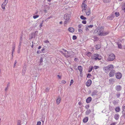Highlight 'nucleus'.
Masks as SVG:
<instances>
[{
	"mask_svg": "<svg viewBox=\"0 0 125 125\" xmlns=\"http://www.w3.org/2000/svg\"><path fill=\"white\" fill-rule=\"evenodd\" d=\"M61 83L64 84L66 83V82L64 80H62L61 81Z\"/></svg>",
	"mask_w": 125,
	"mask_h": 125,
	"instance_id": "obj_59",
	"label": "nucleus"
},
{
	"mask_svg": "<svg viewBox=\"0 0 125 125\" xmlns=\"http://www.w3.org/2000/svg\"><path fill=\"white\" fill-rule=\"evenodd\" d=\"M115 14L116 17H118L120 15V14L119 12H115Z\"/></svg>",
	"mask_w": 125,
	"mask_h": 125,
	"instance_id": "obj_38",
	"label": "nucleus"
},
{
	"mask_svg": "<svg viewBox=\"0 0 125 125\" xmlns=\"http://www.w3.org/2000/svg\"><path fill=\"white\" fill-rule=\"evenodd\" d=\"M26 66H24L23 68V69L22 70V74L23 75H24V74L26 72Z\"/></svg>",
	"mask_w": 125,
	"mask_h": 125,
	"instance_id": "obj_20",
	"label": "nucleus"
},
{
	"mask_svg": "<svg viewBox=\"0 0 125 125\" xmlns=\"http://www.w3.org/2000/svg\"><path fill=\"white\" fill-rule=\"evenodd\" d=\"M120 93H117L116 94L117 97V98H119L120 96Z\"/></svg>",
	"mask_w": 125,
	"mask_h": 125,
	"instance_id": "obj_36",
	"label": "nucleus"
},
{
	"mask_svg": "<svg viewBox=\"0 0 125 125\" xmlns=\"http://www.w3.org/2000/svg\"><path fill=\"white\" fill-rule=\"evenodd\" d=\"M41 122L40 121L38 122L37 124V125H41Z\"/></svg>",
	"mask_w": 125,
	"mask_h": 125,
	"instance_id": "obj_55",
	"label": "nucleus"
},
{
	"mask_svg": "<svg viewBox=\"0 0 125 125\" xmlns=\"http://www.w3.org/2000/svg\"><path fill=\"white\" fill-rule=\"evenodd\" d=\"M21 121L20 120H18V121L17 125H21Z\"/></svg>",
	"mask_w": 125,
	"mask_h": 125,
	"instance_id": "obj_43",
	"label": "nucleus"
},
{
	"mask_svg": "<svg viewBox=\"0 0 125 125\" xmlns=\"http://www.w3.org/2000/svg\"><path fill=\"white\" fill-rule=\"evenodd\" d=\"M119 117V115L118 114H115L114 116V118L116 120H118Z\"/></svg>",
	"mask_w": 125,
	"mask_h": 125,
	"instance_id": "obj_14",
	"label": "nucleus"
},
{
	"mask_svg": "<svg viewBox=\"0 0 125 125\" xmlns=\"http://www.w3.org/2000/svg\"><path fill=\"white\" fill-rule=\"evenodd\" d=\"M93 38L94 40L95 41H97L99 40L98 38L96 36H94Z\"/></svg>",
	"mask_w": 125,
	"mask_h": 125,
	"instance_id": "obj_27",
	"label": "nucleus"
},
{
	"mask_svg": "<svg viewBox=\"0 0 125 125\" xmlns=\"http://www.w3.org/2000/svg\"><path fill=\"white\" fill-rule=\"evenodd\" d=\"M93 26L92 25H88V27L89 28H92L93 27Z\"/></svg>",
	"mask_w": 125,
	"mask_h": 125,
	"instance_id": "obj_58",
	"label": "nucleus"
},
{
	"mask_svg": "<svg viewBox=\"0 0 125 125\" xmlns=\"http://www.w3.org/2000/svg\"><path fill=\"white\" fill-rule=\"evenodd\" d=\"M43 57H41L40 59V64L39 65H42V62H43Z\"/></svg>",
	"mask_w": 125,
	"mask_h": 125,
	"instance_id": "obj_25",
	"label": "nucleus"
},
{
	"mask_svg": "<svg viewBox=\"0 0 125 125\" xmlns=\"http://www.w3.org/2000/svg\"><path fill=\"white\" fill-rule=\"evenodd\" d=\"M93 68V66H91V67H89V70L88 71V72H90L92 70Z\"/></svg>",
	"mask_w": 125,
	"mask_h": 125,
	"instance_id": "obj_35",
	"label": "nucleus"
},
{
	"mask_svg": "<svg viewBox=\"0 0 125 125\" xmlns=\"http://www.w3.org/2000/svg\"><path fill=\"white\" fill-rule=\"evenodd\" d=\"M91 112L90 109H88L85 112V114L86 115H88L90 114Z\"/></svg>",
	"mask_w": 125,
	"mask_h": 125,
	"instance_id": "obj_24",
	"label": "nucleus"
},
{
	"mask_svg": "<svg viewBox=\"0 0 125 125\" xmlns=\"http://www.w3.org/2000/svg\"><path fill=\"white\" fill-rule=\"evenodd\" d=\"M92 100V98L91 97H89L86 99V102L87 103H89Z\"/></svg>",
	"mask_w": 125,
	"mask_h": 125,
	"instance_id": "obj_16",
	"label": "nucleus"
},
{
	"mask_svg": "<svg viewBox=\"0 0 125 125\" xmlns=\"http://www.w3.org/2000/svg\"><path fill=\"white\" fill-rule=\"evenodd\" d=\"M82 26H83L82 24H79L78 26L79 28H81Z\"/></svg>",
	"mask_w": 125,
	"mask_h": 125,
	"instance_id": "obj_46",
	"label": "nucleus"
},
{
	"mask_svg": "<svg viewBox=\"0 0 125 125\" xmlns=\"http://www.w3.org/2000/svg\"><path fill=\"white\" fill-rule=\"evenodd\" d=\"M69 31L71 32H73L74 31V30L73 28L70 27L68 29Z\"/></svg>",
	"mask_w": 125,
	"mask_h": 125,
	"instance_id": "obj_22",
	"label": "nucleus"
},
{
	"mask_svg": "<svg viewBox=\"0 0 125 125\" xmlns=\"http://www.w3.org/2000/svg\"><path fill=\"white\" fill-rule=\"evenodd\" d=\"M85 1H83L82 3V7H83L84 9L85 10L86 9L87 5L86 4H85Z\"/></svg>",
	"mask_w": 125,
	"mask_h": 125,
	"instance_id": "obj_11",
	"label": "nucleus"
},
{
	"mask_svg": "<svg viewBox=\"0 0 125 125\" xmlns=\"http://www.w3.org/2000/svg\"><path fill=\"white\" fill-rule=\"evenodd\" d=\"M77 39V37L75 35H73V39L74 40L76 39Z\"/></svg>",
	"mask_w": 125,
	"mask_h": 125,
	"instance_id": "obj_44",
	"label": "nucleus"
},
{
	"mask_svg": "<svg viewBox=\"0 0 125 125\" xmlns=\"http://www.w3.org/2000/svg\"><path fill=\"white\" fill-rule=\"evenodd\" d=\"M89 105H86L85 106V108L86 109H88V108H89Z\"/></svg>",
	"mask_w": 125,
	"mask_h": 125,
	"instance_id": "obj_51",
	"label": "nucleus"
},
{
	"mask_svg": "<svg viewBox=\"0 0 125 125\" xmlns=\"http://www.w3.org/2000/svg\"><path fill=\"white\" fill-rule=\"evenodd\" d=\"M82 23L84 24H85L86 23V21L85 20H83L82 21Z\"/></svg>",
	"mask_w": 125,
	"mask_h": 125,
	"instance_id": "obj_50",
	"label": "nucleus"
},
{
	"mask_svg": "<svg viewBox=\"0 0 125 125\" xmlns=\"http://www.w3.org/2000/svg\"><path fill=\"white\" fill-rule=\"evenodd\" d=\"M115 71L114 70H112L109 74V75L110 77L113 76L115 74Z\"/></svg>",
	"mask_w": 125,
	"mask_h": 125,
	"instance_id": "obj_8",
	"label": "nucleus"
},
{
	"mask_svg": "<svg viewBox=\"0 0 125 125\" xmlns=\"http://www.w3.org/2000/svg\"><path fill=\"white\" fill-rule=\"evenodd\" d=\"M78 31L79 32H80L81 33H82L83 32L82 30L80 29H79Z\"/></svg>",
	"mask_w": 125,
	"mask_h": 125,
	"instance_id": "obj_57",
	"label": "nucleus"
},
{
	"mask_svg": "<svg viewBox=\"0 0 125 125\" xmlns=\"http://www.w3.org/2000/svg\"><path fill=\"white\" fill-rule=\"evenodd\" d=\"M115 55L113 53L109 55L108 60L109 61H113L115 58Z\"/></svg>",
	"mask_w": 125,
	"mask_h": 125,
	"instance_id": "obj_5",
	"label": "nucleus"
},
{
	"mask_svg": "<svg viewBox=\"0 0 125 125\" xmlns=\"http://www.w3.org/2000/svg\"><path fill=\"white\" fill-rule=\"evenodd\" d=\"M109 33V32L108 31H103V34L102 35V36H105L107 35Z\"/></svg>",
	"mask_w": 125,
	"mask_h": 125,
	"instance_id": "obj_18",
	"label": "nucleus"
},
{
	"mask_svg": "<svg viewBox=\"0 0 125 125\" xmlns=\"http://www.w3.org/2000/svg\"><path fill=\"white\" fill-rule=\"evenodd\" d=\"M5 6L3 5L2 4L1 5V7L3 9H5Z\"/></svg>",
	"mask_w": 125,
	"mask_h": 125,
	"instance_id": "obj_60",
	"label": "nucleus"
},
{
	"mask_svg": "<svg viewBox=\"0 0 125 125\" xmlns=\"http://www.w3.org/2000/svg\"><path fill=\"white\" fill-rule=\"evenodd\" d=\"M115 110L116 112H119L120 110V108L119 107L117 106L116 107Z\"/></svg>",
	"mask_w": 125,
	"mask_h": 125,
	"instance_id": "obj_21",
	"label": "nucleus"
},
{
	"mask_svg": "<svg viewBox=\"0 0 125 125\" xmlns=\"http://www.w3.org/2000/svg\"><path fill=\"white\" fill-rule=\"evenodd\" d=\"M8 0H5L4 1L3 3L2 4L3 5L5 6L8 2Z\"/></svg>",
	"mask_w": 125,
	"mask_h": 125,
	"instance_id": "obj_28",
	"label": "nucleus"
},
{
	"mask_svg": "<svg viewBox=\"0 0 125 125\" xmlns=\"http://www.w3.org/2000/svg\"><path fill=\"white\" fill-rule=\"evenodd\" d=\"M121 87L120 85H117L115 87V89L117 91H119L121 89Z\"/></svg>",
	"mask_w": 125,
	"mask_h": 125,
	"instance_id": "obj_13",
	"label": "nucleus"
},
{
	"mask_svg": "<svg viewBox=\"0 0 125 125\" xmlns=\"http://www.w3.org/2000/svg\"><path fill=\"white\" fill-rule=\"evenodd\" d=\"M100 56V55L97 53L93 54L91 56V59L92 60H100L101 58H99Z\"/></svg>",
	"mask_w": 125,
	"mask_h": 125,
	"instance_id": "obj_3",
	"label": "nucleus"
},
{
	"mask_svg": "<svg viewBox=\"0 0 125 125\" xmlns=\"http://www.w3.org/2000/svg\"><path fill=\"white\" fill-rule=\"evenodd\" d=\"M86 15L88 16L91 13V10L90 8H88L85 11Z\"/></svg>",
	"mask_w": 125,
	"mask_h": 125,
	"instance_id": "obj_9",
	"label": "nucleus"
},
{
	"mask_svg": "<svg viewBox=\"0 0 125 125\" xmlns=\"http://www.w3.org/2000/svg\"><path fill=\"white\" fill-rule=\"evenodd\" d=\"M71 17V16L70 14H65L64 15V18L66 21H68Z\"/></svg>",
	"mask_w": 125,
	"mask_h": 125,
	"instance_id": "obj_7",
	"label": "nucleus"
},
{
	"mask_svg": "<svg viewBox=\"0 0 125 125\" xmlns=\"http://www.w3.org/2000/svg\"><path fill=\"white\" fill-rule=\"evenodd\" d=\"M96 49L97 50L99 49L100 48V46L99 44L97 45H96Z\"/></svg>",
	"mask_w": 125,
	"mask_h": 125,
	"instance_id": "obj_33",
	"label": "nucleus"
},
{
	"mask_svg": "<svg viewBox=\"0 0 125 125\" xmlns=\"http://www.w3.org/2000/svg\"><path fill=\"white\" fill-rule=\"evenodd\" d=\"M15 49V48H12V56H13V52H14Z\"/></svg>",
	"mask_w": 125,
	"mask_h": 125,
	"instance_id": "obj_39",
	"label": "nucleus"
},
{
	"mask_svg": "<svg viewBox=\"0 0 125 125\" xmlns=\"http://www.w3.org/2000/svg\"><path fill=\"white\" fill-rule=\"evenodd\" d=\"M109 82L110 83H111L113 82H114L115 81L113 79H110L109 80Z\"/></svg>",
	"mask_w": 125,
	"mask_h": 125,
	"instance_id": "obj_49",
	"label": "nucleus"
},
{
	"mask_svg": "<svg viewBox=\"0 0 125 125\" xmlns=\"http://www.w3.org/2000/svg\"><path fill=\"white\" fill-rule=\"evenodd\" d=\"M44 42H45L46 43H49V42L48 40H46L44 41Z\"/></svg>",
	"mask_w": 125,
	"mask_h": 125,
	"instance_id": "obj_56",
	"label": "nucleus"
},
{
	"mask_svg": "<svg viewBox=\"0 0 125 125\" xmlns=\"http://www.w3.org/2000/svg\"><path fill=\"white\" fill-rule=\"evenodd\" d=\"M118 46L119 48L120 49H121L122 48V46L121 44H118Z\"/></svg>",
	"mask_w": 125,
	"mask_h": 125,
	"instance_id": "obj_45",
	"label": "nucleus"
},
{
	"mask_svg": "<svg viewBox=\"0 0 125 125\" xmlns=\"http://www.w3.org/2000/svg\"><path fill=\"white\" fill-rule=\"evenodd\" d=\"M99 68V67L98 66H94V69H96Z\"/></svg>",
	"mask_w": 125,
	"mask_h": 125,
	"instance_id": "obj_53",
	"label": "nucleus"
},
{
	"mask_svg": "<svg viewBox=\"0 0 125 125\" xmlns=\"http://www.w3.org/2000/svg\"><path fill=\"white\" fill-rule=\"evenodd\" d=\"M117 124V123L116 122H115L111 124L110 125H115Z\"/></svg>",
	"mask_w": 125,
	"mask_h": 125,
	"instance_id": "obj_54",
	"label": "nucleus"
},
{
	"mask_svg": "<svg viewBox=\"0 0 125 125\" xmlns=\"http://www.w3.org/2000/svg\"><path fill=\"white\" fill-rule=\"evenodd\" d=\"M39 17V15H34L33 16V18L34 19H35Z\"/></svg>",
	"mask_w": 125,
	"mask_h": 125,
	"instance_id": "obj_41",
	"label": "nucleus"
},
{
	"mask_svg": "<svg viewBox=\"0 0 125 125\" xmlns=\"http://www.w3.org/2000/svg\"><path fill=\"white\" fill-rule=\"evenodd\" d=\"M61 99L60 97H58L56 100L57 104H59L60 103V101Z\"/></svg>",
	"mask_w": 125,
	"mask_h": 125,
	"instance_id": "obj_23",
	"label": "nucleus"
},
{
	"mask_svg": "<svg viewBox=\"0 0 125 125\" xmlns=\"http://www.w3.org/2000/svg\"><path fill=\"white\" fill-rule=\"evenodd\" d=\"M113 103L114 105H116L117 103V102H116L115 100L113 101Z\"/></svg>",
	"mask_w": 125,
	"mask_h": 125,
	"instance_id": "obj_40",
	"label": "nucleus"
},
{
	"mask_svg": "<svg viewBox=\"0 0 125 125\" xmlns=\"http://www.w3.org/2000/svg\"><path fill=\"white\" fill-rule=\"evenodd\" d=\"M82 67L81 66H79L78 67V69L80 71V74H82Z\"/></svg>",
	"mask_w": 125,
	"mask_h": 125,
	"instance_id": "obj_15",
	"label": "nucleus"
},
{
	"mask_svg": "<svg viewBox=\"0 0 125 125\" xmlns=\"http://www.w3.org/2000/svg\"><path fill=\"white\" fill-rule=\"evenodd\" d=\"M123 116L125 118V111L123 109L122 112Z\"/></svg>",
	"mask_w": 125,
	"mask_h": 125,
	"instance_id": "obj_34",
	"label": "nucleus"
},
{
	"mask_svg": "<svg viewBox=\"0 0 125 125\" xmlns=\"http://www.w3.org/2000/svg\"><path fill=\"white\" fill-rule=\"evenodd\" d=\"M50 87H47L46 89L45 90V92H48L50 89Z\"/></svg>",
	"mask_w": 125,
	"mask_h": 125,
	"instance_id": "obj_37",
	"label": "nucleus"
},
{
	"mask_svg": "<svg viewBox=\"0 0 125 125\" xmlns=\"http://www.w3.org/2000/svg\"><path fill=\"white\" fill-rule=\"evenodd\" d=\"M114 68L113 65L112 64H110L108 65L107 66L104 67L103 69L105 71V73H107V72H108L110 71L111 70L113 69Z\"/></svg>",
	"mask_w": 125,
	"mask_h": 125,
	"instance_id": "obj_2",
	"label": "nucleus"
},
{
	"mask_svg": "<svg viewBox=\"0 0 125 125\" xmlns=\"http://www.w3.org/2000/svg\"><path fill=\"white\" fill-rule=\"evenodd\" d=\"M43 21L42 23L41 24H40V28H41L42 26V24H43Z\"/></svg>",
	"mask_w": 125,
	"mask_h": 125,
	"instance_id": "obj_61",
	"label": "nucleus"
},
{
	"mask_svg": "<svg viewBox=\"0 0 125 125\" xmlns=\"http://www.w3.org/2000/svg\"><path fill=\"white\" fill-rule=\"evenodd\" d=\"M38 32V31H36L32 33H31V35L35 38V36L37 35Z\"/></svg>",
	"mask_w": 125,
	"mask_h": 125,
	"instance_id": "obj_12",
	"label": "nucleus"
},
{
	"mask_svg": "<svg viewBox=\"0 0 125 125\" xmlns=\"http://www.w3.org/2000/svg\"><path fill=\"white\" fill-rule=\"evenodd\" d=\"M121 8L122 10H125V2L122 5Z\"/></svg>",
	"mask_w": 125,
	"mask_h": 125,
	"instance_id": "obj_31",
	"label": "nucleus"
},
{
	"mask_svg": "<svg viewBox=\"0 0 125 125\" xmlns=\"http://www.w3.org/2000/svg\"><path fill=\"white\" fill-rule=\"evenodd\" d=\"M37 53H38V54H39V53H42L41 52V51H40V50H38L37 52Z\"/></svg>",
	"mask_w": 125,
	"mask_h": 125,
	"instance_id": "obj_62",
	"label": "nucleus"
},
{
	"mask_svg": "<svg viewBox=\"0 0 125 125\" xmlns=\"http://www.w3.org/2000/svg\"><path fill=\"white\" fill-rule=\"evenodd\" d=\"M89 28L88 27V26H86L85 27V29L86 31H87L89 30L88 28Z\"/></svg>",
	"mask_w": 125,
	"mask_h": 125,
	"instance_id": "obj_64",
	"label": "nucleus"
},
{
	"mask_svg": "<svg viewBox=\"0 0 125 125\" xmlns=\"http://www.w3.org/2000/svg\"><path fill=\"white\" fill-rule=\"evenodd\" d=\"M116 78L118 79H120L122 76V74L120 73H115Z\"/></svg>",
	"mask_w": 125,
	"mask_h": 125,
	"instance_id": "obj_6",
	"label": "nucleus"
},
{
	"mask_svg": "<svg viewBox=\"0 0 125 125\" xmlns=\"http://www.w3.org/2000/svg\"><path fill=\"white\" fill-rule=\"evenodd\" d=\"M98 93V91L96 90H94L92 93V96H94L96 95Z\"/></svg>",
	"mask_w": 125,
	"mask_h": 125,
	"instance_id": "obj_17",
	"label": "nucleus"
},
{
	"mask_svg": "<svg viewBox=\"0 0 125 125\" xmlns=\"http://www.w3.org/2000/svg\"><path fill=\"white\" fill-rule=\"evenodd\" d=\"M114 17V15L113 14H111L110 16L108 17L107 18L109 20H112Z\"/></svg>",
	"mask_w": 125,
	"mask_h": 125,
	"instance_id": "obj_19",
	"label": "nucleus"
},
{
	"mask_svg": "<svg viewBox=\"0 0 125 125\" xmlns=\"http://www.w3.org/2000/svg\"><path fill=\"white\" fill-rule=\"evenodd\" d=\"M41 52H42H42H43V53H44V52H45V49L43 48H42V50H41Z\"/></svg>",
	"mask_w": 125,
	"mask_h": 125,
	"instance_id": "obj_48",
	"label": "nucleus"
},
{
	"mask_svg": "<svg viewBox=\"0 0 125 125\" xmlns=\"http://www.w3.org/2000/svg\"><path fill=\"white\" fill-rule=\"evenodd\" d=\"M15 42H13V43L12 48H15Z\"/></svg>",
	"mask_w": 125,
	"mask_h": 125,
	"instance_id": "obj_47",
	"label": "nucleus"
},
{
	"mask_svg": "<svg viewBox=\"0 0 125 125\" xmlns=\"http://www.w3.org/2000/svg\"><path fill=\"white\" fill-rule=\"evenodd\" d=\"M91 83L92 81L91 80L89 79L87 82L86 85L87 86L89 87L91 85Z\"/></svg>",
	"mask_w": 125,
	"mask_h": 125,
	"instance_id": "obj_10",
	"label": "nucleus"
},
{
	"mask_svg": "<svg viewBox=\"0 0 125 125\" xmlns=\"http://www.w3.org/2000/svg\"><path fill=\"white\" fill-rule=\"evenodd\" d=\"M104 29L102 27H97L95 30L94 33H96L100 36H102V35L104 31Z\"/></svg>",
	"mask_w": 125,
	"mask_h": 125,
	"instance_id": "obj_1",
	"label": "nucleus"
},
{
	"mask_svg": "<svg viewBox=\"0 0 125 125\" xmlns=\"http://www.w3.org/2000/svg\"><path fill=\"white\" fill-rule=\"evenodd\" d=\"M88 120V118L87 117H85L83 119V122L84 123H86L87 122Z\"/></svg>",
	"mask_w": 125,
	"mask_h": 125,
	"instance_id": "obj_26",
	"label": "nucleus"
},
{
	"mask_svg": "<svg viewBox=\"0 0 125 125\" xmlns=\"http://www.w3.org/2000/svg\"><path fill=\"white\" fill-rule=\"evenodd\" d=\"M92 55V53L90 52H87L86 54V55L88 57H90V56H91Z\"/></svg>",
	"mask_w": 125,
	"mask_h": 125,
	"instance_id": "obj_29",
	"label": "nucleus"
},
{
	"mask_svg": "<svg viewBox=\"0 0 125 125\" xmlns=\"http://www.w3.org/2000/svg\"><path fill=\"white\" fill-rule=\"evenodd\" d=\"M111 0H103V1L104 3H108L110 2Z\"/></svg>",
	"mask_w": 125,
	"mask_h": 125,
	"instance_id": "obj_30",
	"label": "nucleus"
},
{
	"mask_svg": "<svg viewBox=\"0 0 125 125\" xmlns=\"http://www.w3.org/2000/svg\"><path fill=\"white\" fill-rule=\"evenodd\" d=\"M73 83V80H71L70 81V85L71 86V85Z\"/></svg>",
	"mask_w": 125,
	"mask_h": 125,
	"instance_id": "obj_42",
	"label": "nucleus"
},
{
	"mask_svg": "<svg viewBox=\"0 0 125 125\" xmlns=\"http://www.w3.org/2000/svg\"><path fill=\"white\" fill-rule=\"evenodd\" d=\"M63 54L66 57L68 58L69 57L71 56L72 55H74V52L72 51H69L67 52V54L66 53H63Z\"/></svg>",
	"mask_w": 125,
	"mask_h": 125,
	"instance_id": "obj_4",
	"label": "nucleus"
},
{
	"mask_svg": "<svg viewBox=\"0 0 125 125\" xmlns=\"http://www.w3.org/2000/svg\"><path fill=\"white\" fill-rule=\"evenodd\" d=\"M80 18L81 19L83 20H85L86 19V17H84L83 15H81L80 16Z\"/></svg>",
	"mask_w": 125,
	"mask_h": 125,
	"instance_id": "obj_32",
	"label": "nucleus"
},
{
	"mask_svg": "<svg viewBox=\"0 0 125 125\" xmlns=\"http://www.w3.org/2000/svg\"><path fill=\"white\" fill-rule=\"evenodd\" d=\"M74 60L75 62H77L78 61V59L77 58H75Z\"/></svg>",
	"mask_w": 125,
	"mask_h": 125,
	"instance_id": "obj_63",
	"label": "nucleus"
},
{
	"mask_svg": "<svg viewBox=\"0 0 125 125\" xmlns=\"http://www.w3.org/2000/svg\"><path fill=\"white\" fill-rule=\"evenodd\" d=\"M92 75L88 73V74L87 75V78H90V76H92Z\"/></svg>",
	"mask_w": 125,
	"mask_h": 125,
	"instance_id": "obj_52",
	"label": "nucleus"
}]
</instances>
